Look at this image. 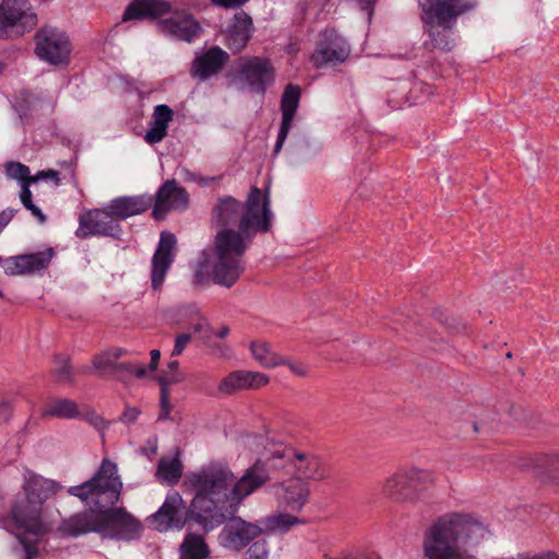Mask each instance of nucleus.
I'll list each match as a JSON object with an SVG mask.
<instances>
[{
	"label": "nucleus",
	"instance_id": "9b49d317",
	"mask_svg": "<svg viewBox=\"0 0 559 559\" xmlns=\"http://www.w3.org/2000/svg\"><path fill=\"white\" fill-rule=\"evenodd\" d=\"M35 51L40 59L51 64H59L68 60L70 44L63 33L55 28L44 27L36 35Z\"/></svg>",
	"mask_w": 559,
	"mask_h": 559
},
{
	"label": "nucleus",
	"instance_id": "bb28decb",
	"mask_svg": "<svg viewBox=\"0 0 559 559\" xmlns=\"http://www.w3.org/2000/svg\"><path fill=\"white\" fill-rule=\"evenodd\" d=\"M174 119V111L167 105H157L152 115L151 128L145 133L144 140L148 144L160 142L167 135L169 122Z\"/></svg>",
	"mask_w": 559,
	"mask_h": 559
},
{
	"label": "nucleus",
	"instance_id": "2eb2a0df",
	"mask_svg": "<svg viewBox=\"0 0 559 559\" xmlns=\"http://www.w3.org/2000/svg\"><path fill=\"white\" fill-rule=\"evenodd\" d=\"M53 257L51 248L45 251L21 254L7 259L4 262V272L8 275H27L46 269Z\"/></svg>",
	"mask_w": 559,
	"mask_h": 559
},
{
	"label": "nucleus",
	"instance_id": "412c9836",
	"mask_svg": "<svg viewBox=\"0 0 559 559\" xmlns=\"http://www.w3.org/2000/svg\"><path fill=\"white\" fill-rule=\"evenodd\" d=\"M229 60V56L222 48L214 46L198 56L192 62L191 74L200 80H206L216 74Z\"/></svg>",
	"mask_w": 559,
	"mask_h": 559
},
{
	"label": "nucleus",
	"instance_id": "ddd939ff",
	"mask_svg": "<svg viewBox=\"0 0 559 559\" xmlns=\"http://www.w3.org/2000/svg\"><path fill=\"white\" fill-rule=\"evenodd\" d=\"M36 14L27 0H3L0 4V33L7 27L36 25Z\"/></svg>",
	"mask_w": 559,
	"mask_h": 559
},
{
	"label": "nucleus",
	"instance_id": "49530a36",
	"mask_svg": "<svg viewBox=\"0 0 559 559\" xmlns=\"http://www.w3.org/2000/svg\"><path fill=\"white\" fill-rule=\"evenodd\" d=\"M247 0H212V2L216 5L224 7V8H234L241 5Z\"/></svg>",
	"mask_w": 559,
	"mask_h": 559
},
{
	"label": "nucleus",
	"instance_id": "6e6d98bb",
	"mask_svg": "<svg viewBox=\"0 0 559 559\" xmlns=\"http://www.w3.org/2000/svg\"><path fill=\"white\" fill-rule=\"evenodd\" d=\"M227 333V330L222 331L221 336H224Z\"/></svg>",
	"mask_w": 559,
	"mask_h": 559
},
{
	"label": "nucleus",
	"instance_id": "aec40b11",
	"mask_svg": "<svg viewBox=\"0 0 559 559\" xmlns=\"http://www.w3.org/2000/svg\"><path fill=\"white\" fill-rule=\"evenodd\" d=\"M269 383L265 373L236 370L228 373L219 383L218 390L224 394H234L242 390L260 389Z\"/></svg>",
	"mask_w": 559,
	"mask_h": 559
},
{
	"label": "nucleus",
	"instance_id": "7c9ffc66",
	"mask_svg": "<svg viewBox=\"0 0 559 559\" xmlns=\"http://www.w3.org/2000/svg\"><path fill=\"white\" fill-rule=\"evenodd\" d=\"M209 549L203 537L189 534L180 546V559H206Z\"/></svg>",
	"mask_w": 559,
	"mask_h": 559
},
{
	"label": "nucleus",
	"instance_id": "473e14b6",
	"mask_svg": "<svg viewBox=\"0 0 559 559\" xmlns=\"http://www.w3.org/2000/svg\"><path fill=\"white\" fill-rule=\"evenodd\" d=\"M253 357L263 366H275V355L270 352V348L264 342H252L250 345Z\"/></svg>",
	"mask_w": 559,
	"mask_h": 559
},
{
	"label": "nucleus",
	"instance_id": "8fccbe9b",
	"mask_svg": "<svg viewBox=\"0 0 559 559\" xmlns=\"http://www.w3.org/2000/svg\"><path fill=\"white\" fill-rule=\"evenodd\" d=\"M206 325H207V323H206V321H205V320L198 319V322H197L195 324H193V331H194V332H200V331H202Z\"/></svg>",
	"mask_w": 559,
	"mask_h": 559
},
{
	"label": "nucleus",
	"instance_id": "1a4fd4ad",
	"mask_svg": "<svg viewBox=\"0 0 559 559\" xmlns=\"http://www.w3.org/2000/svg\"><path fill=\"white\" fill-rule=\"evenodd\" d=\"M350 46L335 29H324L318 36L310 61L317 69L336 67L349 57Z\"/></svg>",
	"mask_w": 559,
	"mask_h": 559
},
{
	"label": "nucleus",
	"instance_id": "5fc2aeb1",
	"mask_svg": "<svg viewBox=\"0 0 559 559\" xmlns=\"http://www.w3.org/2000/svg\"><path fill=\"white\" fill-rule=\"evenodd\" d=\"M280 150V138L277 139L276 143H275V151H278Z\"/></svg>",
	"mask_w": 559,
	"mask_h": 559
},
{
	"label": "nucleus",
	"instance_id": "e433bc0d",
	"mask_svg": "<svg viewBox=\"0 0 559 559\" xmlns=\"http://www.w3.org/2000/svg\"><path fill=\"white\" fill-rule=\"evenodd\" d=\"M185 380L183 373L179 370L178 360H173L168 364L167 369L163 372L159 378L162 386L179 383Z\"/></svg>",
	"mask_w": 559,
	"mask_h": 559
},
{
	"label": "nucleus",
	"instance_id": "6e6552de",
	"mask_svg": "<svg viewBox=\"0 0 559 559\" xmlns=\"http://www.w3.org/2000/svg\"><path fill=\"white\" fill-rule=\"evenodd\" d=\"M476 5V0H419L425 26L455 25L461 15L474 10Z\"/></svg>",
	"mask_w": 559,
	"mask_h": 559
},
{
	"label": "nucleus",
	"instance_id": "ea45409f",
	"mask_svg": "<svg viewBox=\"0 0 559 559\" xmlns=\"http://www.w3.org/2000/svg\"><path fill=\"white\" fill-rule=\"evenodd\" d=\"M29 179H31V182H34V183L38 182L41 179H51L52 181H55L56 185L60 183L59 173L56 170H52V169L38 171L36 175L32 176V178H29Z\"/></svg>",
	"mask_w": 559,
	"mask_h": 559
},
{
	"label": "nucleus",
	"instance_id": "72a5a7b5",
	"mask_svg": "<svg viewBox=\"0 0 559 559\" xmlns=\"http://www.w3.org/2000/svg\"><path fill=\"white\" fill-rule=\"evenodd\" d=\"M33 182H23L21 183V193L20 199L22 204L40 222L44 223L46 221V216L43 214L40 209H38L32 201V192L31 185Z\"/></svg>",
	"mask_w": 559,
	"mask_h": 559
},
{
	"label": "nucleus",
	"instance_id": "423d86ee",
	"mask_svg": "<svg viewBox=\"0 0 559 559\" xmlns=\"http://www.w3.org/2000/svg\"><path fill=\"white\" fill-rule=\"evenodd\" d=\"M62 486L56 480L29 473L25 476L21 491L15 496L11 508V519L17 534H45L49 526L44 516L45 502L55 497Z\"/></svg>",
	"mask_w": 559,
	"mask_h": 559
},
{
	"label": "nucleus",
	"instance_id": "b1692460",
	"mask_svg": "<svg viewBox=\"0 0 559 559\" xmlns=\"http://www.w3.org/2000/svg\"><path fill=\"white\" fill-rule=\"evenodd\" d=\"M112 221L115 218L109 213V204L104 209L88 211L80 216L79 233L83 236L105 234L111 228Z\"/></svg>",
	"mask_w": 559,
	"mask_h": 559
},
{
	"label": "nucleus",
	"instance_id": "f03ea898",
	"mask_svg": "<svg viewBox=\"0 0 559 559\" xmlns=\"http://www.w3.org/2000/svg\"><path fill=\"white\" fill-rule=\"evenodd\" d=\"M267 478L265 468L260 464L249 467L236 479L227 464L212 463L187 476L186 483L195 490L188 514L205 530H212L221 525L228 514L235 513L239 504Z\"/></svg>",
	"mask_w": 559,
	"mask_h": 559
},
{
	"label": "nucleus",
	"instance_id": "f3484780",
	"mask_svg": "<svg viewBox=\"0 0 559 559\" xmlns=\"http://www.w3.org/2000/svg\"><path fill=\"white\" fill-rule=\"evenodd\" d=\"M158 28L162 33L185 41H191L201 33L199 22L186 11H176L174 16L160 21Z\"/></svg>",
	"mask_w": 559,
	"mask_h": 559
},
{
	"label": "nucleus",
	"instance_id": "4c0bfd02",
	"mask_svg": "<svg viewBox=\"0 0 559 559\" xmlns=\"http://www.w3.org/2000/svg\"><path fill=\"white\" fill-rule=\"evenodd\" d=\"M116 372L121 377V379H124V373L133 374L136 378H143L146 374V369L140 365L122 362L116 366Z\"/></svg>",
	"mask_w": 559,
	"mask_h": 559
},
{
	"label": "nucleus",
	"instance_id": "2f4dec72",
	"mask_svg": "<svg viewBox=\"0 0 559 559\" xmlns=\"http://www.w3.org/2000/svg\"><path fill=\"white\" fill-rule=\"evenodd\" d=\"M182 466L178 459H162L157 466V476L164 481L175 484L179 480Z\"/></svg>",
	"mask_w": 559,
	"mask_h": 559
},
{
	"label": "nucleus",
	"instance_id": "393cba45",
	"mask_svg": "<svg viewBox=\"0 0 559 559\" xmlns=\"http://www.w3.org/2000/svg\"><path fill=\"white\" fill-rule=\"evenodd\" d=\"M252 29L251 17L245 12L235 15L234 24L227 33L226 45L234 52H240L248 44Z\"/></svg>",
	"mask_w": 559,
	"mask_h": 559
},
{
	"label": "nucleus",
	"instance_id": "c85d7f7f",
	"mask_svg": "<svg viewBox=\"0 0 559 559\" xmlns=\"http://www.w3.org/2000/svg\"><path fill=\"white\" fill-rule=\"evenodd\" d=\"M83 415L79 404L70 399H55L49 401L44 409V417H56L61 419H74Z\"/></svg>",
	"mask_w": 559,
	"mask_h": 559
},
{
	"label": "nucleus",
	"instance_id": "dca6fc26",
	"mask_svg": "<svg viewBox=\"0 0 559 559\" xmlns=\"http://www.w3.org/2000/svg\"><path fill=\"white\" fill-rule=\"evenodd\" d=\"M240 79L251 91L260 92L274 82V71L267 60L250 58L241 63Z\"/></svg>",
	"mask_w": 559,
	"mask_h": 559
},
{
	"label": "nucleus",
	"instance_id": "a211bd4d",
	"mask_svg": "<svg viewBox=\"0 0 559 559\" xmlns=\"http://www.w3.org/2000/svg\"><path fill=\"white\" fill-rule=\"evenodd\" d=\"M261 528L254 524L247 523L241 519H234L221 533V539L225 547L239 550L257 538Z\"/></svg>",
	"mask_w": 559,
	"mask_h": 559
},
{
	"label": "nucleus",
	"instance_id": "4468645a",
	"mask_svg": "<svg viewBox=\"0 0 559 559\" xmlns=\"http://www.w3.org/2000/svg\"><path fill=\"white\" fill-rule=\"evenodd\" d=\"M175 246L176 237L171 233L163 231L152 260V286L155 290L160 288L173 263Z\"/></svg>",
	"mask_w": 559,
	"mask_h": 559
},
{
	"label": "nucleus",
	"instance_id": "f704fd0d",
	"mask_svg": "<svg viewBox=\"0 0 559 559\" xmlns=\"http://www.w3.org/2000/svg\"><path fill=\"white\" fill-rule=\"evenodd\" d=\"M118 357H119L118 352L103 353V354L94 357L93 366L100 373H106L107 371H109L111 369L116 371V366L118 365V364H116V359Z\"/></svg>",
	"mask_w": 559,
	"mask_h": 559
},
{
	"label": "nucleus",
	"instance_id": "5701e85b",
	"mask_svg": "<svg viewBox=\"0 0 559 559\" xmlns=\"http://www.w3.org/2000/svg\"><path fill=\"white\" fill-rule=\"evenodd\" d=\"M152 205L150 195L121 197L109 203V213L116 219H124L145 212Z\"/></svg>",
	"mask_w": 559,
	"mask_h": 559
},
{
	"label": "nucleus",
	"instance_id": "7ed1b4c3",
	"mask_svg": "<svg viewBox=\"0 0 559 559\" xmlns=\"http://www.w3.org/2000/svg\"><path fill=\"white\" fill-rule=\"evenodd\" d=\"M330 476L331 468L322 456L293 448L282 451V534L306 523L298 514L309 502L310 481Z\"/></svg>",
	"mask_w": 559,
	"mask_h": 559
},
{
	"label": "nucleus",
	"instance_id": "c03bdc74",
	"mask_svg": "<svg viewBox=\"0 0 559 559\" xmlns=\"http://www.w3.org/2000/svg\"><path fill=\"white\" fill-rule=\"evenodd\" d=\"M19 538L24 547V559H35L38 555L37 546L34 543L25 542L21 536H19Z\"/></svg>",
	"mask_w": 559,
	"mask_h": 559
},
{
	"label": "nucleus",
	"instance_id": "79ce46f5",
	"mask_svg": "<svg viewBox=\"0 0 559 559\" xmlns=\"http://www.w3.org/2000/svg\"><path fill=\"white\" fill-rule=\"evenodd\" d=\"M282 365L287 366L288 369L298 377H306L308 373V369L302 362L285 361L282 359Z\"/></svg>",
	"mask_w": 559,
	"mask_h": 559
},
{
	"label": "nucleus",
	"instance_id": "de8ad7c7",
	"mask_svg": "<svg viewBox=\"0 0 559 559\" xmlns=\"http://www.w3.org/2000/svg\"><path fill=\"white\" fill-rule=\"evenodd\" d=\"M150 355H151L150 369L152 371H155L157 369V366H158V361H159V358H160V353H159L158 349H153V350H151Z\"/></svg>",
	"mask_w": 559,
	"mask_h": 559
},
{
	"label": "nucleus",
	"instance_id": "603ef678",
	"mask_svg": "<svg viewBox=\"0 0 559 559\" xmlns=\"http://www.w3.org/2000/svg\"><path fill=\"white\" fill-rule=\"evenodd\" d=\"M91 423L96 426V427H99V424H103V420L102 418H99L98 416L96 415H92V417L90 418Z\"/></svg>",
	"mask_w": 559,
	"mask_h": 559
},
{
	"label": "nucleus",
	"instance_id": "864d4df0",
	"mask_svg": "<svg viewBox=\"0 0 559 559\" xmlns=\"http://www.w3.org/2000/svg\"><path fill=\"white\" fill-rule=\"evenodd\" d=\"M259 551H260V547H257V546H255V547L251 548V549H250V552H251V554H250V556H249V558H248V559H252V554H255V552H259ZM257 559H264V556H259V555H257Z\"/></svg>",
	"mask_w": 559,
	"mask_h": 559
},
{
	"label": "nucleus",
	"instance_id": "58836bf2",
	"mask_svg": "<svg viewBox=\"0 0 559 559\" xmlns=\"http://www.w3.org/2000/svg\"><path fill=\"white\" fill-rule=\"evenodd\" d=\"M53 376L58 382L64 383L72 379L71 366L67 360H62L60 366L53 370Z\"/></svg>",
	"mask_w": 559,
	"mask_h": 559
},
{
	"label": "nucleus",
	"instance_id": "4be33fe9",
	"mask_svg": "<svg viewBox=\"0 0 559 559\" xmlns=\"http://www.w3.org/2000/svg\"><path fill=\"white\" fill-rule=\"evenodd\" d=\"M171 12V4L166 0H134L124 11L123 20L159 19Z\"/></svg>",
	"mask_w": 559,
	"mask_h": 559
},
{
	"label": "nucleus",
	"instance_id": "a18cd8bd",
	"mask_svg": "<svg viewBox=\"0 0 559 559\" xmlns=\"http://www.w3.org/2000/svg\"><path fill=\"white\" fill-rule=\"evenodd\" d=\"M160 407H162V414L159 417L166 418L170 412V403L168 400V393H167L166 386H162Z\"/></svg>",
	"mask_w": 559,
	"mask_h": 559
},
{
	"label": "nucleus",
	"instance_id": "20e7f679",
	"mask_svg": "<svg viewBox=\"0 0 559 559\" xmlns=\"http://www.w3.org/2000/svg\"><path fill=\"white\" fill-rule=\"evenodd\" d=\"M122 488L117 464L107 457L103 459L92 478L69 488L68 493L80 499L88 511L63 520L59 526L61 534L78 536L90 532H102V509L117 503Z\"/></svg>",
	"mask_w": 559,
	"mask_h": 559
},
{
	"label": "nucleus",
	"instance_id": "6ab92c4d",
	"mask_svg": "<svg viewBox=\"0 0 559 559\" xmlns=\"http://www.w3.org/2000/svg\"><path fill=\"white\" fill-rule=\"evenodd\" d=\"M109 507L102 509V532L111 530L123 537H131L140 531V522L126 509Z\"/></svg>",
	"mask_w": 559,
	"mask_h": 559
},
{
	"label": "nucleus",
	"instance_id": "3c124183",
	"mask_svg": "<svg viewBox=\"0 0 559 559\" xmlns=\"http://www.w3.org/2000/svg\"><path fill=\"white\" fill-rule=\"evenodd\" d=\"M298 50H299V47H298V44H297V43H290L289 45H287V46H286V51H287V53H289V55H294V53H296Z\"/></svg>",
	"mask_w": 559,
	"mask_h": 559
},
{
	"label": "nucleus",
	"instance_id": "cd10ccee",
	"mask_svg": "<svg viewBox=\"0 0 559 559\" xmlns=\"http://www.w3.org/2000/svg\"><path fill=\"white\" fill-rule=\"evenodd\" d=\"M455 25H429L426 26V32L429 36V41L425 45L428 49H439L441 51H451L455 46L453 37V28Z\"/></svg>",
	"mask_w": 559,
	"mask_h": 559
},
{
	"label": "nucleus",
	"instance_id": "09e8293b",
	"mask_svg": "<svg viewBox=\"0 0 559 559\" xmlns=\"http://www.w3.org/2000/svg\"><path fill=\"white\" fill-rule=\"evenodd\" d=\"M362 10H368L369 14H371L372 8L377 0H355Z\"/></svg>",
	"mask_w": 559,
	"mask_h": 559
},
{
	"label": "nucleus",
	"instance_id": "c756f323",
	"mask_svg": "<svg viewBox=\"0 0 559 559\" xmlns=\"http://www.w3.org/2000/svg\"><path fill=\"white\" fill-rule=\"evenodd\" d=\"M305 436L300 429V425L295 424L292 419L282 420V451L288 448L297 449L304 453H312L302 445Z\"/></svg>",
	"mask_w": 559,
	"mask_h": 559
},
{
	"label": "nucleus",
	"instance_id": "9d476101",
	"mask_svg": "<svg viewBox=\"0 0 559 559\" xmlns=\"http://www.w3.org/2000/svg\"><path fill=\"white\" fill-rule=\"evenodd\" d=\"M186 503L180 493H169L160 508L147 519L150 527L158 532L182 530L186 524Z\"/></svg>",
	"mask_w": 559,
	"mask_h": 559
},
{
	"label": "nucleus",
	"instance_id": "a878e982",
	"mask_svg": "<svg viewBox=\"0 0 559 559\" xmlns=\"http://www.w3.org/2000/svg\"><path fill=\"white\" fill-rule=\"evenodd\" d=\"M300 96V86L293 83L287 84L282 93V145L292 127L293 119L299 106Z\"/></svg>",
	"mask_w": 559,
	"mask_h": 559
},
{
	"label": "nucleus",
	"instance_id": "4d7b16f0",
	"mask_svg": "<svg viewBox=\"0 0 559 559\" xmlns=\"http://www.w3.org/2000/svg\"><path fill=\"white\" fill-rule=\"evenodd\" d=\"M474 430H475V431H478V427H477V425H476V424L474 425Z\"/></svg>",
	"mask_w": 559,
	"mask_h": 559
},
{
	"label": "nucleus",
	"instance_id": "39448f33",
	"mask_svg": "<svg viewBox=\"0 0 559 559\" xmlns=\"http://www.w3.org/2000/svg\"><path fill=\"white\" fill-rule=\"evenodd\" d=\"M485 533L483 524L469 515H443L424 534V556L426 559H464L462 548L478 544Z\"/></svg>",
	"mask_w": 559,
	"mask_h": 559
},
{
	"label": "nucleus",
	"instance_id": "a19ab883",
	"mask_svg": "<svg viewBox=\"0 0 559 559\" xmlns=\"http://www.w3.org/2000/svg\"><path fill=\"white\" fill-rule=\"evenodd\" d=\"M189 309L186 307H181L178 309H170L167 311V320L171 323H181L186 316L188 314Z\"/></svg>",
	"mask_w": 559,
	"mask_h": 559
},
{
	"label": "nucleus",
	"instance_id": "0eeeda50",
	"mask_svg": "<svg viewBox=\"0 0 559 559\" xmlns=\"http://www.w3.org/2000/svg\"><path fill=\"white\" fill-rule=\"evenodd\" d=\"M435 481L433 474L417 467L401 468L384 479L382 495L396 502L413 500L426 485Z\"/></svg>",
	"mask_w": 559,
	"mask_h": 559
},
{
	"label": "nucleus",
	"instance_id": "f8f14e48",
	"mask_svg": "<svg viewBox=\"0 0 559 559\" xmlns=\"http://www.w3.org/2000/svg\"><path fill=\"white\" fill-rule=\"evenodd\" d=\"M188 203L187 191L176 180H168L156 193L153 216L158 221L163 219L169 211L186 209Z\"/></svg>",
	"mask_w": 559,
	"mask_h": 559
},
{
	"label": "nucleus",
	"instance_id": "f257e3e1",
	"mask_svg": "<svg viewBox=\"0 0 559 559\" xmlns=\"http://www.w3.org/2000/svg\"><path fill=\"white\" fill-rule=\"evenodd\" d=\"M213 213L217 224H237L239 228V231L225 228L217 234L213 255L204 265L216 284L230 287L243 271L241 257L246 250V237L258 230L269 229L267 203L262 191L253 187L245 209L234 198L226 197L219 200Z\"/></svg>",
	"mask_w": 559,
	"mask_h": 559
},
{
	"label": "nucleus",
	"instance_id": "37998d69",
	"mask_svg": "<svg viewBox=\"0 0 559 559\" xmlns=\"http://www.w3.org/2000/svg\"><path fill=\"white\" fill-rule=\"evenodd\" d=\"M190 340H191L190 334H181V335L177 336L176 342H175V347L173 350V356H179L183 352L185 347L190 342Z\"/></svg>",
	"mask_w": 559,
	"mask_h": 559
},
{
	"label": "nucleus",
	"instance_id": "c9c22d12",
	"mask_svg": "<svg viewBox=\"0 0 559 559\" xmlns=\"http://www.w3.org/2000/svg\"><path fill=\"white\" fill-rule=\"evenodd\" d=\"M5 174L9 178L19 180L21 183L31 182L32 175L29 168L19 162H9L5 164Z\"/></svg>",
	"mask_w": 559,
	"mask_h": 559
}]
</instances>
